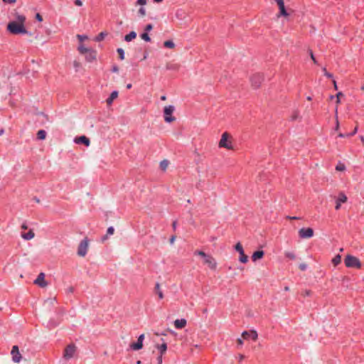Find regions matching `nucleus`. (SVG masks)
I'll list each match as a JSON object with an SVG mask.
<instances>
[{
  "instance_id": "c756f323",
  "label": "nucleus",
  "mask_w": 364,
  "mask_h": 364,
  "mask_svg": "<svg viewBox=\"0 0 364 364\" xmlns=\"http://www.w3.org/2000/svg\"><path fill=\"white\" fill-rule=\"evenodd\" d=\"M341 257L340 255H336L333 259H332V263L336 266L338 265V264L341 263Z\"/></svg>"
},
{
  "instance_id": "6e6552de",
  "label": "nucleus",
  "mask_w": 364,
  "mask_h": 364,
  "mask_svg": "<svg viewBox=\"0 0 364 364\" xmlns=\"http://www.w3.org/2000/svg\"><path fill=\"white\" fill-rule=\"evenodd\" d=\"M264 80L263 75L260 73H256L251 76L250 81L252 86L258 88Z\"/></svg>"
},
{
  "instance_id": "774afa93",
  "label": "nucleus",
  "mask_w": 364,
  "mask_h": 364,
  "mask_svg": "<svg viewBox=\"0 0 364 364\" xmlns=\"http://www.w3.org/2000/svg\"><path fill=\"white\" fill-rule=\"evenodd\" d=\"M166 96H164V95H163V96H161V100H166Z\"/></svg>"
},
{
  "instance_id": "6ab92c4d",
  "label": "nucleus",
  "mask_w": 364,
  "mask_h": 364,
  "mask_svg": "<svg viewBox=\"0 0 364 364\" xmlns=\"http://www.w3.org/2000/svg\"><path fill=\"white\" fill-rule=\"evenodd\" d=\"M118 97V92L114 90L113 91L109 97L107 99L106 102L108 105H111L113 101Z\"/></svg>"
},
{
  "instance_id": "a18cd8bd",
  "label": "nucleus",
  "mask_w": 364,
  "mask_h": 364,
  "mask_svg": "<svg viewBox=\"0 0 364 364\" xmlns=\"http://www.w3.org/2000/svg\"><path fill=\"white\" fill-rule=\"evenodd\" d=\"M157 363H158V364H162L163 363V355H159L157 357Z\"/></svg>"
},
{
  "instance_id": "052dcab7",
  "label": "nucleus",
  "mask_w": 364,
  "mask_h": 364,
  "mask_svg": "<svg viewBox=\"0 0 364 364\" xmlns=\"http://www.w3.org/2000/svg\"><path fill=\"white\" fill-rule=\"evenodd\" d=\"M36 18H37V20L38 21H43V18H42L41 16L39 14H36Z\"/></svg>"
},
{
  "instance_id": "7ed1b4c3",
  "label": "nucleus",
  "mask_w": 364,
  "mask_h": 364,
  "mask_svg": "<svg viewBox=\"0 0 364 364\" xmlns=\"http://www.w3.org/2000/svg\"><path fill=\"white\" fill-rule=\"evenodd\" d=\"M229 135L227 132H224L222 134L221 139L219 141V147L220 148H225L228 150H231L233 149L232 142L228 141Z\"/></svg>"
},
{
  "instance_id": "0e129e2a",
  "label": "nucleus",
  "mask_w": 364,
  "mask_h": 364,
  "mask_svg": "<svg viewBox=\"0 0 364 364\" xmlns=\"http://www.w3.org/2000/svg\"><path fill=\"white\" fill-rule=\"evenodd\" d=\"M176 225H177V222L176 221H173V224H172V227H173V229L174 230H176Z\"/></svg>"
},
{
  "instance_id": "13d9d810",
  "label": "nucleus",
  "mask_w": 364,
  "mask_h": 364,
  "mask_svg": "<svg viewBox=\"0 0 364 364\" xmlns=\"http://www.w3.org/2000/svg\"><path fill=\"white\" fill-rule=\"evenodd\" d=\"M287 218L289 220H299L300 218L296 216H287Z\"/></svg>"
},
{
  "instance_id": "a878e982",
  "label": "nucleus",
  "mask_w": 364,
  "mask_h": 364,
  "mask_svg": "<svg viewBox=\"0 0 364 364\" xmlns=\"http://www.w3.org/2000/svg\"><path fill=\"white\" fill-rule=\"evenodd\" d=\"M26 21V17L24 15L22 14H16V23H21L24 25Z\"/></svg>"
},
{
  "instance_id": "c85d7f7f",
  "label": "nucleus",
  "mask_w": 364,
  "mask_h": 364,
  "mask_svg": "<svg viewBox=\"0 0 364 364\" xmlns=\"http://www.w3.org/2000/svg\"><path fill=\"white\" fill-rule=\"evenodd\" d=\"M90 49V48H86L83 44H80L78 46V50L82 55H85L86 53H87Z\"/></svg>"
},
{
  "instance_id": "aec40b11",
  "label": "nucleus",
  "mask_w": 364,
  "mask_h": 364,
  "mask_svg": "<svg viewBox=\"0 0 364 364\" xmlns=\"http://www.w3.org/2000/svg\"><path fill=\"white\" fill-rule=\"evenodd\" d=\"M35 236V234L32 230H30L28 232H24L21 234L22 238L25 240H30L33 239Z\"/></svg>"
},
{
  "instance_id": "0eeeda50",
  "label": "nucleus",
  "mask_w": 364,
  "mask_h": 364,
  "mask_svg": "<svg viewBox=\"0 0 364 364\" xmlns=\"http://www.w3.org/2000/svg\"><path fill=\"white\" fill-rule=\"evenodd\" d=\"M299 237L301 239H308L314 236V230L311 228H302L299 230Z\"/></svg>"
},
{
  "instance_id": "c03bdc74",
  "label": "nucleus",
  "mask_w": 364,
  "mask_h": 364,
  "mask_svg": "<svg viewBox=\"0 0 364 364\" xmlns=\"http://www.w3.org/2000/svg\"><path fill=\"white\" fill-rule=\"evenodd\" d=\"M357 131H358V127H355L354 129V130L352 131V132L346 134V136H353V135H355L356 134Z\"/></svg>"
},
{
  "instance_id": "423d86ee",
  "label": "nucleus",
  "mask_w": 364,
  "mask_h": 364,
  "mask_svg": "<svg viewBox=\"0 0 364 364\" xmlns=\"http://www.w3.org/2000/svg\"><path fill=\"white\" fill-rule=\"evenodd\" d=\"M174 111V107L173 105H168L164 107V120L166 122H172L175 120V117H172V114Z\"/></svg>"
},
{
  "instance_id": "4468645a",
  "label": "nucleus",
  "mask_w": 364,
  "mask_h": 364,
  "mask_svg": "<svg viewBox=\"0 0 364 364\" xmlns=\"http://www.w3.org/2000/svg\"><path fill=\"white\" fill-rule=\"evenodd\" d=\"M11 353L12 355L13 361L15 363H19L21 360V356L17 346H14L12 347Z\"/></svg>"
},
{
  "instance_id": "9d476101",
  "label": "nucleus",
  "mask_w": 364,
  "mask_h": 364,
  "mask_svg": "<svg viewBox=\"0 0 364 364\" xmlns=\"http://www.w3.org/2000/svg\"><path fill=\"white\" fill-rule=\"evenodd\" d=\"M348 200L346 195L343 192H340L338 196L336 198V210H339L341 208V204L345 203Z\"/></svg>"
},
{
  "instance_id": "de8ad7c7",
  "label": "nucleus",
  "mask_w": 364,
  "mask_h": 364,
  "mask_svg": "<svg viewBox=\"0 0 364 364\" xmlns=\"http://www.w3.org/2000/svg\"><path fill=\"white\" fill-rule=\"evenodd\" d=\"M77 38L80 41H82L85 39L87 38V36H84V35H77Z\"/></svg>"
},
{
  "instance_id": "680f3d73",
  "label": "nucleus",
  "mask_w": 364,
  "mask_h": 364,
  "mask_svg": "<svg viewBox=\"0 0 364 364\" xmlns=\"http://www.w3.org/2000/svg\"><path fill=\"white\" fill-rule=\"evenodd\" d=\"M175 239H176V236L173 235L171 238H170V243L172 245L173 244L174 241H175Z\"/></svg>"
},
{
  "instance_id": "58836bf2",
  "label": "nucleus",
  "mask_w": 364,
  "mask_h": 364,
  "mask_svg": "<svg viewBox=\"0 0 364 364\" xmlns=\"http://www.w3.org/2000/svg\"><path fill=\"white\" fill-rule=\"evenodd\" d=\"M117 53L119 55L120 60H124V50L122 48H117Z\"/></svg>"
},
{
  "instance_id": "f704fd0d",
  "label": "nucleus",
  "mask_w": 364,
  "mask_h": 364,
  "mask_svg": "<svg viewBox=\"0 0 364 364\" xmlns=\"http://www.w3.org/2000/svg\"><path fill=\"white\" fill-rule=\"evenodd\" d=\"M164 46L166 48H173L175 46V44L172 41H166L164 42Z\"/></svg>"
},
{
  "instance_id": "864d4df0",
  "label": "nucleus",
  "mask_w": 364,
  "mask_h": 364,
  "mask_svg": "<svg viewBox=\"0 0 364 364\" xmlns=\"http://www.w3.org/2000/svg\"><path fill=\"white\" fill-rule=\"evenodd\" d=\"M75 4L77 6H81L82 5V2L81 0H75Z\"/></svg>"
},
{
  "instance_id": "8fccbe9b",
  "label": "nucleus",
  "mask_w": 364,
  "mask_h": 364,
  "mask_svg": "<svg viewBox=\"0 0 364 364\" xmlns=\"http://www.w3.org/2000/svg\"><path fill=\"white\" fill-rule=\"evenodd\" d=\"M136 4L144 6L146 4V0H137Z\"/></svg>"
},
{
  "instance_id": "cd10ccee",
  "label": "nucleus",
  "mask_w": 364,
  "mask_h": 364,
  "mask_svg": "<svg viewBox=\"0 0 364 364\" xmlns=\"http://www.w3.org/2000/svg\"><path fill=\"white\" fill-rule=\"evenodd\" d=\"M180 68V65L177 63H170L166 65L167 70H178Z\"/></svg>"
},
{
  "instance_id": "39448f33",
  "label": "nucleus",
  "mask_w": 364,
  "mask_h": 364,
  "mask_svg": "<svg viewBox=\"0 0 364 364\" xmlns=\"http://www.w3.org/2000/svg\"><path fill=\"white\" fill-rule=\"evenodd\" d=\"M88 239L85 237L79 244L77 248V255L80 257H85L88 250Z\"/></svg>"
},
{
  "instance_id": "5fc2aeb1",
  "label": "nucleus",
  "mask_w": 364,
  "mask_h": 364,
  "mask_svg": "<svg viewBox=\"0 0 364 364\" xmlns=\"http://www.w3.org/2000/svg\"><path fill=\"white\" fill-rule=\"evenodd\" d=\"M237 344H238L239 346H240L243 345V340H242V338H239L237 340Z\"/></svg>"
},
{
  "instance_id": "2eb2a0df",
  "label": "nucleus",
  "mask_w": 364,
  "mask_h": 364,
  "mask_svg": "<svg viewBox=\"0 0 364 364\" xmlns=\"http://www.w3.org/2000/svg\"><path fill=\"white\" fill-rule=\"evenodd\" d=\"M44 278H45V274H44V273L41 272L38 274V277L34 281V283L41 287H44L47 285V283L45 282Z\"/></svg>"
},
{
  "instance_id": "69168bd1",
  "label": "nucleus",
  "mask_w": 364,
  "mask_h": 364,
  "mask_svg": "<svg viewBox=\"0 0 364 364\" xmlns=\"http://www.w3.org/2000/svg\"><path fill=\"white\" fill-rule=\"evenodd\" d=\"M333 85H334V89L337 90L338 87H337L336 81L335 80H333Z\"/></svg>"
},
{
  "instance_id": "c9c22d12",
  "label": "nucleus",
  "mask_w": 364,
  "mask_h": 364,
  "mask_svg": "<svg viewBox=\"0 0 364 364\" xmlns=\"http://www.w3.org/2000/svg\"><path fill=\"white\" fill-rule=\"evenodd\" d=\"M141 38L144 41H146V42H149V41H151V38H150V37H149V34H148L146 32H144V33H141Z\"/></svg>"
},
{
  "instance_id": "49530a36",
  "label": "nucleus",
  "mask_w": 364,
  "mask_h": 364,
  "mask_svg": "<svg viewBox=\"0 0 364 364\" xmlns=\"http://www.w3.org/2000/svg\"><path fill=\"white\" fill-rule=\"evenodd\" d=\"M153 26L151 24H147L145 27V32L148 33L152 29Z\"/></svg>"
},
{
  "instance_id": "bf43d9fd",
  "label": "nucleus",
  "mask_w": 364,
  "mask_h": 364,
  "mask_svg": "<svg viewBox=\"0 0 364 364\" xmlns=\"http://www.w3.org/2000/svg\"><path fill=\"white\" fill-rule=\"evenodd\" d=\"M245 356L242 354H240L238 356H237V358H238V360L240 362L242 361L243 359H244Z\"/></svg>"
},
{
  "instance_id": "473e14b6",
  "label": "nucleus",
  "mask_w": 364,
  "mask_h": 364,
  "mask_svg": "<svg viewBox=\"0 0 364 364\" xmlns=\"http://www.w3.org/2000/svg\"><path fill=\"white\" fill-rule=\"evenodd\" d=\"M284 255L286 257L291 260H294L296 259V255L293 252H286Z\"/></svg>"
},
{
  "instance_id": "4d7b16f0",
  "label": "nucleus",
  "mask_w": 364,
  "mask_h": 364,
  "mask_svg": "<svg viewBox=\"0 0 364 364\" xmlns=\"http://www.w3.org/2000/svg\"><path fill=\"white\" fill-rule=\"evenodd\" d=\"M5 3L8 4H14L16 2V0H2Z\"/></svg>"
},
{
  "instance_id": "ddd939ff",
  "label": "nucleus",
  "mask_w": 364,
  "mask_h": 364,
  "mask_svg": "<svg viewBox=\"0 0 364 364\" xmlns=\"http://www.w3.org/2000/svg\"><path fill=\"white\" fill-rule=\"evenodd\" d=\"M242 336L244 339H250L251 338L253 341H256L258 338V334L256 331L251 330L250 331H243L242 333Z\"/></svg>"
},
{
  "instance_id": "72a5a7b5",
  "label": "nucleus",
  "mask_w": 364,
  "mask_h": 364,
  "mask_svg": "<svg viewBox=\"0 0 364 364\" xmlns=\"http://www.w3.org/2000/svg\"><path fill=\"white\" fill-rule=\"evenodd\" d=\"M279 16H289V14L287 13L286 9H285V6H282L281 8H279Z\"/></svg>"
},
{
  "instance_id": "b1692460",
  "label": "nucleus",
  "mask_w": 364,
  "mask_h": 364,
  "mask_svg": "<svg viewBox=\"0 0 364 364\" xmlns=\"http://www.w3.org/2000/svg\"><path fill=\"white\" fill-rule=\"evenodd\" d=\"M136 37V33L135 31H131L129 33L124 36V41L130 42Z\"/></svg>"
},
{
  "instance_id": "338daca9",
  "label": "nucleus",
  "mask_w": 364,
  "mask_h": 364,
  "mask_svg": "<svg viewBox=\"0 0 364 364\" xmlns=\"http://www.w3.org/2000/svg\"><path fill=\"white\" fill-rule=\"evenodd\" d=\"M338 136L341 137V138H343V137H345V136H346V134H339Z\"/></svg>"
},
{
  "instance_id": "e433bc0d",
  "label": "nucleus",
  "mask_w": 364,
  "mask_h": 364,
  "mask_svg": "<svg viewBox=\"0 0 364 364\" xmlns=\"http://www.w3.org/2000/svg\"><path fill=\"white\" fill-rule=\"evenodd\" d=\"M336 169L337 171H344V170L346 169V166H345L343 164H342V163L339 162V163L336 165Z\"/></svg>"
},
{
  "instance_id": "f3484780",
  "label": "nucleus",
  "mask_w": 364,
  "mask_h": 364,
  "mask_svg": "<svg viewBox=\"0 0 364 364\" xmlns=\"http://www.w3.org/2000/svg\"><path fill=\"white\" fill-rule=\"evenodd\" d=\"M187 321L185 318L176 319L174 321V326L177 329H181L186 326Z\"/></svg>"
},
{
  "instance_id": "5701e85b",
  "label": "nucleus",
  "mask_w": 364,
  "mask_h": 364,
  "mask_svg": "<svg viewBox=\"0 0 364 364\" xmlns=\"http://www.w3.org/2000/svg\"><path fill=\"white\" fill-rule=\"evenodd\" d=\"M155 291L158 294V296L160 299L164 298V294L161 289V285L159 282H156L155 284Z\"/></svg>"
},
{
  "instance_id": "e2e57ef3",
  "label": "nucleus",
  "mask_w": 364,
  "mask_h": 364,
  "mask_svg": "<svg viewBox=\"0 0 364 364\" xmlns=\"http://www.w3.org/2000/svg\"><path fill=\"white\" fill-rule=\"evenodd\" d=\"M21 228L23 229V230H26L28 228V225H27L26 223H23L22 224Z\"/></svg>"
},
{
  "instance_id": "f8f14e48",
  "label": "nucleus",
  "mask_w": 364,
  "mask_h": 364,
  "mask_svg": "<svg viewBox=\"0 0 364 364\" xmlns=\"http://www.w3.org/2000/svg\"><path fill=\"white\" fill-rule=\"evenodd\" d=\"M204 263L208 266V267L211 269H215L217 267V262L215 259L210 255H207V256L203 258Z\"/></svg>"
},
{
  "instance_id": "3c124183",
  "label": "nucleus",
  "mask_w": 364,
  "mask_h": 364,
  "mask_svg": "<svg viewBox=\"0 0 364 364\" xmlns=\"http://www.w3.org/2000/svg\"><path fill=\"white\" fill-rule=\"evenodd\" d=\"M310 55H311V58L312 59V60L314 61V63H317V60H316L314 55V53L311 50H310Z\"/></svg>"
},
{
  "instance_id": "4be33fe9",
  "label": "nucleus",
  "mask_w": 364,
  "mask_h": 364,
  "mask_svg": "<svg viewBox=\"0 0 364 364\" xmlns=\"http://www.w3.org/2000/svg\"><path fill=\"white\" fill-rule=\"evenodd\" d=\"M156 348L159 350V355H164L167 350V344L166 343H163L161 345L157 344Z\"/></svg>"
},
{
  "instance_id": "412c9836",
  "label": "nucleus",
  "mask_w": 364,
  "mask_h": 364,
  "mask_svg": "<svg viewBox=\"0 0 364 364\" xmlns=\"http://www.w3.org/2000/svg\"><path fill=\"white\" fill-rule=\"evenodd\" d=\"M264 251L257 250L255 252L252 256V259L255 262L259 259H261L264 256Z\"/></svg>"
},
{
  "instance_id": "393cba45",
  "label": "nucleus",
  "mask_w": 364,
  "mask_h": 364,
  "mask_svg": "<svg viewBox=\"0 0 364 364\" xmlns=\"http://www.w3.org/2000/svg\"><path fill=\"white\" fill-rule=\"evenodd\" d=\"M168 164H169V161L166 159H164L160 162L159 167H160L161 170H162L163 171H165L167 169Z\"/></svg>"
},
{
  "instance_id": "dca6fc26",
  "label": "nucleus",
  "mask_w": 364,
  "mask_h": 364,
  "mask_svg": "<svg viewBox=\"0 0 364 364\" xmlns=\"http://www.w3.org/2000/svg\"><path fill=\"white\" fill-rule=\"evenodd\" d=\"M85 57L87 61L92 62L96 59V52L92 49H90L89 51L85 54Z\"/></svg>"
},
{
  "instance_id": "f03ea898",
  "label": "nucleus",
  "mask_w": 364,
  "mask_h": 364,
  "mask_svg": "<svg viewBox=\"0 0 364 364\" xmlns=\"http://www.w3.org/2000/svg\"><path fill=\"white\" fill-rule=\"evenodd\" d=\"M344 262L347 267L360 268L361 267L360 260L357 257L350 255H348L346 257Z\"/></svg>"
},
{
  "instance_id": "2f4dec72",
  "label": "nucleus",
  "mask_w": 364,
  "mask_h": 364,
  "mask_svg": "<svg viewBox=\"0 0 364 364\" xmlns=\"http://www.w3.org/2000/svg\"><path fill=\"white\" fill-rule=\"evenodd\" d=\"M114 231V228H113L112 226L109 227V228H107V235H105V236H104V237H102V240H106V239L107 238V235H113Z\"/></svg>"
},
{
  "instance_id": "a211bd4d",
  "label": "nucleus",
  "mask_w": 364,
  "mask_h": 364,
  "mask_svg": "<svg viewBox=\"0 0 364 364\" xmlns=\"http://www.w3.org/2000/svg\"><path fill=\"white\" fill-rule=\"evenodd\" d=\"M75 142L77 144H84L86 146L90 145V139L85 136H81L75 139Z\"/></svg>"
},
{
  "instance_id": "a19ab883",
  "label": "nucleus",
  "mask_w": 364,
  "mask_h": 364,
  "mask_svg": "<svg viewBox=\"0 0 364 364\" xmlns=\"http://www.w3.org/2000/svg\"><path fill=\"white\" fill-rule=\"evenodd\" d=\"M323 71L324 75H326L327 77L333 78V75L331 73L327 72L326 68H323Z\"/></svg>"
},
{
  "instance_id": "9b49d317",
  "label": "nucleus",
  "mask_w": 364,
  "mask_h": 364,
  "mask_svg": "<svg viewBox=\"0 0 364 364\" xmlns=\"http://www.w3.org/2000/svg\"><path fill=\"white\" fill-rule=\"evenodd\" d=\"M144 340V334H141L137 338V341L136 343H132L130 345V348L133 350H139L142 348L143 347V342Z\"/></svg>"
},
{
  "instance_id": "6e6d98bb",
  "label": "nucleus",
  "mask_w": 364,
  "mask_h": 364,
  "mask_svg": "<svg viewBox=\"0 0 364 364\" xmlns=\"http://www.w3.org/2000/svg\"><path fill=\"white\" fill-rule=\"evenodd\" d=\"M342 95V93L341 92H338L337 95H336V98H337V100H336V102L338 104L340 103V96Z\"/></svg>"
},
{
  "instance_id": "ea45409f",
  "label": "nucleus",
  "mask_w": 364,
  "mask_h": 364,
  "mask_svg": "<svg viewBox=\"0 0 364 364\" xmlns=\"http://www.w3.org/2000/svg\"><path fill=\"white\" fill-rule=\"evenodd\" d=\"M138 14L139 16H145L146 14V9L144 8V7H141L139 11H138Z\"/></svg>"
},
{
  "instance_id": "20e7f679",
  "label": "nucleus",
  "mask_w": 364,
  "mask_h": 364,
  "mask_svg": "<svg viewBox=\"0 0 364 364\" xmlns=\"http://www.w3.org/2000/svg\"><path fill=\"white\" fill-rule=\"evenodd\" d=\"M76 352V346L75 344H69L64 350L63 358L68 360L73 358Z\"/></svg>"
},
{
  "instance_id": "603ef678",
  "label": "nucleus",
  "mask_w": 364,
  "mask_h": 364,
  "mask_svg": "<svg viewBox=\"0 0 364 364\" xmlns=\"http://www.w3.org/2000/svg\"><path fill=\"white\" fill-rule=\"evenodd\" d=\"M112 71L113 73H118L119 68L117 65H113L112 68Z\"/></svg>"
},
{
  "instance_id": "bb28decb",
  "label": "nucleus",
  "mask_w": 364,
  "mask_h": 364,
  "mask_svg": "<svg viewBox=\"0 0 364 364\" xmlns=\"http://www.w3.org/2000/svg\"><path fill=\"white\" fill-rule=\"evenodd\" d=\"M46 132L43 129H41L37 133V139L39 140H43L46 139Z\"/></svg>"
},
{
  "instance_id": "1a4fd4ad",
  "label": "nucleus",
  "mask_w": 364,
  "mask_h": 364,
  "mask_svg": "<svg viewBox=\"0 0 364 364\" xmlns=\"http://www.w3.org/2000/svg\"><path fill=\"white\" fill-rule=\"evenodd\" d=\"M235 250L240 254V262L242 263H246L248 261V257L247 255H245L243 247L240 242H237L235 245Z\"/></svg>"
},
{
  "instance_id": "09e8293b",
  "label": "nucleus",
  "mask_w": 364,
  "mask_h": 364,
  "mask_svg": "<svg viewBox=\"0 0 364 364\" xmlns=\"http://www.w3.org/2000/svg\"><path fill=\"white\" fill-rule=\"evenodd\" d=\"M299 268H300L301 270L304 271V270L306 269L307 265L306 264H304V263L300 264H299Z\"/></svg>"
},
{
  "instance_id": "79ce46f5",
  "label": "nucleus",
  "mask_w": 364,
  "mask_h": 364,
  "mask_svg": "<svg viewBox=\"0 0 364 364\" xmlns=\"http://www.w3.org/2000/svg\"><path fill=\"white\" fill-rule=\"evenodd\" d=\"M336 130H338V128H339V123H338V111H337V108L336 109Z\"/></svg>"
},
{
  "instance_id": "37998d69",
  "label": "nucleus",
  "mask_w": 364,
  "mask_h": 364,
  "mask_svg": "<svg viewBox=\"0 0 364 364\" xmlns=\"http://www.w3.org/2000/svg\"><path fill=\"white\" fill-rule=\"evenodd\" d=\"M279 9L284 6V0H275Z\"/></svg>"
},
{
  "instance_id": "f257e3e1",
  "label": "nucleus",
  "mask_w": 364,
  "mask_h": 364,
  "mask_svg": "<svg viewBox=\"0 0 364 364\" xmlns=\"http://www.w3.org/2000/svg\"><path fill=\"white\" fill-rule=\"evenodd\" d=\"M7 30L12 34H26L28 33L23 24L16 23V21H11L8 23Z\"/></svg>"
},
{
  "instance_id": "4c0bfd02",
  "label": "nucleus",
  "mask_w": 364,
  "mask_h": 364,
  "mask_svg": "<svg viewBox=\"0 0 364 364\" xmlns=\"http://www.w3.org/2000/svg\"><path fill=\"white\" fill-rule=\"evenodd\" d=\"M195 255L200 256L203 258H205L207 256V254L201 250H196L194 252Z\"/></svg>"
},
{
  "instance_id": "7c9ffc66",
  "label": "nucleus",
  "mask_w": 364,
  "mask_h": 364,
  "mask_svg": "<svg viewBox=\"0 0 364 364\" xmlns=\"http://www.w3.org/2000/svg\"><path fill=\"white\" fill-rule=\"evenodd\" d=\"M107 36V33L105 32H101L96 37H95V41L100 42L102 41L105 37Z\"/></svg>"
}]
</instances>
